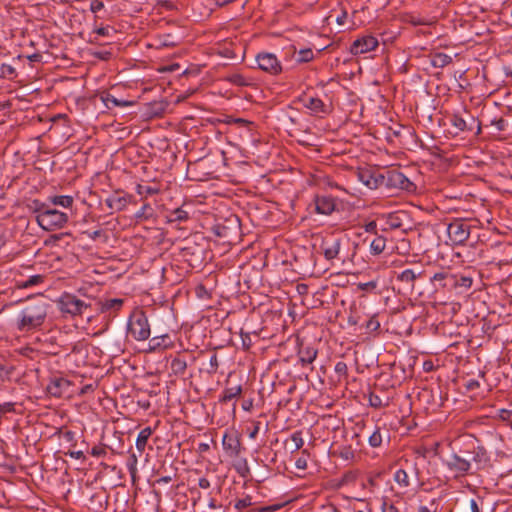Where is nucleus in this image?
Listing matches in <instances>:
<instances>
[{
  "instance_id": "27",
  "label": "nucleus",
  "mask_w": 512,
  "mask_h": 512,
  "mask_svg": "<svg viewBox=\"0 0 512 512\" xmlns=\"http://www.w3.org/2000/svg\"><path fill=\"white\" fill-rule=\"evenodd\" d=\"M153 430L150 427H145L142 429L136 439V449L140 452V454L145 450V447L147 445V441L152 435Z\"/></svg>"
},
{
  "instance_id": "55",
  "label": "nucleus",
  "mask_w": 512,
  "mask_h": 512,
  "mask_svg": "<svg viewBox=\"0 0 512 512\" xmlns=\"http://www.w3.org/2000/svg\"><path fill=\"white\" fill-rule=\"evenodd\" d=\"M104 8V3L100 0H92L90 3V10L93 13H97L98 11Z\"/></svg>"
},
{
  "instance_id": "37",
  "label": "nucleus",
  "mask_w": 512,
  "mask_h": 512,
  "mask_svg": "<svg viewBox=\"0 0 512 512\" xmlns=\"http://www.w3.org/2000/svg\"><path fill=\"white\" fill-rule=\"evenodd\" d=\"M473 280L470 276H461L457 278L454 275V279H451L450 285L455 287H463L465 289H469L472 286Z\"/></svg>"
},
{
  "instance_id": "56",
  "label": "nucleus",
  "mask_w": 512,
  "mask_h": 512,
  "mask_svg": "<svg viewBox=\"0 0 512 512\" xmlns=\"http://www.w3.org/2000/svg\"><path fill=\"white\" fill-rule=\"evenodd\" d=\"M90 453L92 456L101 457L106 455V449L103 446H94Z\"/></svg>"
},
{
  "instance_id": "29",
  "label": "nucleus",
  "mask_w": 512,
  "mask_h": 512,
  "mask_svg": "<svg viewBox=\"0 0 512 512\" xmlns=\"http://www.w3.org/2000/svg\"><path fill=\"white\" fill-rule=\"evenodd\" d=\"M452 62V57L446 53L438 52L432 55L431 64L436 68H443Z\"/></svg>"
},
{
  "instance_id": "48",
  "label": "nucleus",
  "mask_w": 512,
  "mask_h": 512,
  "mask_svg": "<svg viewBox=\"0 0 512 512\" xmlns=\"http://www.w3.org/2000/svg\"><path fill=\"white\" fill-rule=\"evenodd\" d=\"M497 416L502 421H510L512 417V403L510 404L509 408H502L498 410Z\"/></svg>"
},
{
  "instance_id": "47",
  "label": "nucleus",
  "mask_w": 512,
  "mask_h": 512,
  "mask_svg": "<svg viewBox=\"0 0 512 512\" xmlns=\"http://www.w3.org/2000/svg\"><path fill=\"white\" fill-rule=\"evenodd\" d=\"M252 505V498L251 496H246L245 498L243 499H238L236 502H235V505L234 507L237 509V510H242V509H245V508H248Z\"/></svg>"
},
{
  "instance_id": "62",
  "label": "nucleus",
  "mask_w": 512,
  "mask_h": 512,
  "mask_svg": "<svg viewBox=\"0 0 512 512\" xmlns=\"http://www.w3.org/2000/svg\"><path fill=\"white\" fill-rule=\"evenodd\" d=\"M93 55L98 58V59H101V60H108L111 58L112 56V53L109 52V51H99V52H94Z\"/></svg>"
},
{
  "instance_id": "23",
  "label": "nucleus",
  "mask_w": 512,
  "mask_h": 512,
  "mask_svg": "<svg viewBox=\"0 0 512 512\" xmlns=\"http://www.w3.org/2000/svg\"><path fill=\"white\" fill-rule=\"evenodd\" d=\"M101 100L108 109H112L113 107H117V106H119V107L133 106L135 104V101L117 99L109 92H103L101 95Z\"/></svg>"
},
{
  "instance_id": "61",
  "label": "nucleus",
  "mask_w": 512,
  "mask_h": 512,
  "mask_svg": "<svg viewBox=\"0 0 512 512\" xmlns=\"http://www.w3.org/2000/svg\"><path fill=\"white\" fill-rule=\"evenodd\" d=\"M364 229L368 233L377 234V223L375 221H370L365 224Z\"/></svg>"
},
{
  "instance_id": "1",
  "label": "nucleus",
  "mask_w": 512,
  "mask_h": 512,
  "mask_svg": "<svg viewBox=\"0 0 512 512\" xmlns=\"http://www.w3.org/2000/svg\"><path fill=\"white\" fill-rule=\"evenodd\" d=\"M48 304L42 298L30 302L20 312L17 329L28 332L41 327L47 317Z\"/></svg>"
},
{
  "instance_id": "18",
  "label": "nucleus",
  "mask_w": 512,
  "mask_h": 512,
  "mask_svg": "<svg viewBox=\"0 0 512 512\" xmlns=\"http://www.w3.org/2000/svg\"><path fill=\"white\" fill-rule=\"evenodd\" d=\"M393 395L389 392L380 391L376 387L374 391L369 394V405L373 408H383L390 405Z\"/></svg>"
},
{
  "instance_id": "64",
  "label": "nucleus",
  "mask_w": 512,
  "mask_h": 512,
  "mask_svg": "<svg viewBox=\"0 0 512 512\" xmlns=\"http://www.w3.org/2000/svg\"><path fill=\"white\" fill-rule=\"evenodd\" d=\"M466 388L467 390L469 391H473L477 388H479L480 384H479V381L478 380H475V379H469L467 382H466Z\"/></svg>"
},
{
  "instance_id": "53",
  "label": "nucleus",
  "mask_w": 512,
  "mask_h": 512,
  "mask_svg": "<svg viewBox=\"0 0 512 512\" xmlns=\"http://www.w3.org/2000/svg\"><path fill=\"white\" fill-rule=\"evenodd\" d=\"M335 372L339 375L347 376L348 373V367L345 362H337L334 368Z\"/></svg>"
},
{
  "instance_id": "34",
  "label": "nucleus",
  "mask_w": 512,
  "mask_h": 512,
  "mask_svg": "<svg viewBox=\"0 0 512 512\" xmlns=\"http://www.w3.org/2000/svg\"><path fill=\"white\" fill-rule=\"evenodd\" d=\"M451 279H454V275L449 274L448 272L445 271L435 273L433 276L430 277V281L432 283L439 282L441 288H445L448 285V283L445 282L446 280H448L450 284Z\"/></svg>"
},
{
  "instance_id": "6",
  "label": "nucleus",
  "mask_w": 512,
  "mask_h": 512,
  "mask_svg": "<svg viewBox=\"0 0 512 512\" xmlns=\"http://www.w3.org/2000/svg\"><path fill=\"white\" fill-rule=\"evenodd\" d=\"M383 187L408 192L415 189L414 183L397 169H390L383 172Z\"/></svg>"
},
{
  "instance_id": "15",
  "label": "nucleus",
  "mask_w": 512,
  "mask_h": 512,
  "mask_svg": "<svg viewBox=\"0 0 512 512\" xmlns=\"http://www.w3.org/2000/svg\"><path fill=\"white\" fill-rule=\"evenodd\" d=\"M377 46L378 40L373 36L367 35L356 39L350 47V52L353 55H359L374 50Z\"/></svg>"
},
{
  "instance_id": "22",
  "label": "nucleus",
  "mask_w": 512,
  "mask_h": 512,
  "mask_svg": "<svg viewBox=\"0 0 512 512\" xmlns=\"http://www.w3.org/2000/svg\"><path fill=\"white\" fill-rule=\"evenodd\" d=\"M390 440L389 431L383 427H376V429L372 432V434L368 438L369 445L373 448L380 447L383 440Z\"/></svg>"
},
{
  "instance_id": "5",
  "label": "nucleus",
  "mask_w": 512,
  "mask_h": 512,
  "mask_svg": "<svg viewBox=\"0 0 512 512\" xmlns=\"http://www.w3.org/2000/svg\"><path fill=\"white\" fill-rule=\"evenodd\" d=\"M128 333L137 341H144L150 336V325L143 311L134 312L128 322Z\"/></svg>"
},
{
  "instance_id": "13",
  "label": "nucleus",
  "mask_w": 512,
  "mask_h": 512,
  "mask_svg": "<svg viewBox=\"0 0 512 512\" xmlns=\"http://www.w3.org/2000/svg\"><path fill=\"white\" fill-rule=\"evenodd\" d=\"M394 481L399 486V488L402 489V493H406L407 488L411 484H419L418 471L416 467H412L410 472L405 469H398L394 473Z\"/></svg>"
},
{
  "instance_id": "52",
  "label": "nucleus",
  "mask_w": 512,
  "mask_h": 512,
  "mask_svg": "<svg viewBox=\"0 0 512 512\" xmlns=\"http://www.w3.org/2000/svg\"><path fill=\"white\" fill-rule=\"evenodd\" d=\"M152 208L149 204H144L141 209L136 213V218H149L151 214H148V211H151Z\"/></svg>"
},
{
  "instance_id": "8",
  "label": "nucleus",
  "mask_w": 512,
  "mask_h": 512,
  "mask_svg": "<svg viewBox=\"0 0 512 512\" xmlns=\"http://www.w3.org/2000/svg\"><path fill=\"white\" fill-rule=\"evenodd\" d=\"M72 382L60 376H54L47 384L46 390L49 395L56 398H69L73 395L74 391L71 389Z\"/></svg>"
},
{
  "instance_id": "43",
  "label": "nucleus",
  "mask_w": 512,
  "mask_h": 512,
  "mask_svg": "<svg viewBox=\"0 0 512 512\" xmlns=\"http://www.w3.org/2000/svg\"><path fill=\"white\" fill-rule=\"evenodd\" d=\"M310 456L308 450L303 449L301 456L295 461V467L299 470H305L307 468V461Z\"/></svg>"
},
{
  "instance_id": "11",
  "label": "nucleus",
  "mask_w": 512,
  "mask_h": 512,
  "mask_svg": "<svg viewBox=\"0 0 512 512\" xmlns=\"http://www.w3.org/2000/svg\"><path fill=\"white\" fill-rule=\"evenodd\" d=\"M445 465L454 473L455 477H462L468 474L471 468V460L452 453L445 460Z\"/></svg>"
},
{
  "instance_id": "42",
  "label": "nucleus",
  "mask_w": 512,
  "mask_h": 512,
  "mask_svg": "<svg viewBox=\"0 0 512 512\" xmlns=\"http://www.w3.org/2000/svg\"><path fill=\"white\" fill-rule=\"evenodd\" d=\"M234 467L242 478H247L250 475V468L246 459H242Z\"/></svg>"
},
{
  "instance_id": "17",
  "label": "nucleus",
  "mask_w": 512,
  "mask_h": 512,
  "mask_svg": "<svg viewBox=\"0 0 512 512\" xmlns=\"http://www.w3.org/2000/svg\"><path fill=\"white\" fill-rule=\"evenodd\" d=\"M342 240L340 238H325L321 243V250L326 260L331 261L338 257Z\"/></svg>"
},
{
  "instance_id": "39",
  "label": "nucleus",
  "mask_w": 512,
  "mask_h": 512,
  "mask_svg": "<svg viewBox=\"0 0 512 512\" xmlns=\"http://www.w3.org/2000/svg\"><path fill=\"white\" fill-rule=\"evenodd\" d=\"M169 340L170 337L167 334L162 336H155L150 340V348L155 350L159 347H167L169 344L167 341Z\"/></svg>"
},
{
  "instance_id": "4",
  "label": "nucleus",
  "mask_w": 512,
  "mask_h": 512,
  "mask_svg": "<svg viewBox=\"0 0 512 512\" xmlns=\"http://www.w3.org/2000/svg\"><path fill=\"white\" fill-rule=\"evenodd\" d=\"M57 306L61 313L76 317L83 315L91 307V303L80 299L75 294L64 292L57 300Z\"/></svg>"
},
{
  "instance_id": "44",
  "label": "nucleus",
  "mask_w": 512,
  "mask_h": 512,
  "mask_svg": "<svg viewBox=\"0 0 512 512\" xmlns=\"http://www.w3.org/2000/svg\"><path fill=\"white\" fill-rule=\"evenodd\" d=\"M138 458L135 453H131L127 460V469L130 475L134 478L137 473Z\"/></svg>"
},
{
  "instance_id": "35",
  "label": "nucleus",
  "mask_w": 512,
  "mask_h": 512,
  "mask_svg": "<svg viewBox=\"0 0 512 512\" xmlns=\"http://www.w3.org/2000/svg\"><path fill=\"white\" fill-rule=\"evenodd\" d=\"M226 80L236 86L244 87L251 84L250 79L244 77L240 73H233L226 77Z\"/></svg>"
},
{
  "instance_id": "57",
  "label": "nucleus",
  "mask_w": 512,
  "mask_h": 512,
  "mask_svg": "<svg viewBox=\"0 0 512 512\" xmlns=\"http://www.w3.org/2000/svg\"><path fill=\"white\" fill-rule=\"evenodd\" d=\"M113 32H115V30L110 26L100 27L95 30V33H97L98 35L107 37L110 36Z\"/></svg>"
},
{
  "instance_id": "40",
  "label": "nucleus",
  "mask_w": 512,
  "mask_h": 512,
  "mask_svg": "<svg viewBox=\"0 0 512 512\" xmlns=\"http://www.w3.org/2000/svg\"><path fill=\"white\" fill-rule=\"evenodd\" d=\"M314 58V52L310 48L301 49L296 57L297 63H307L312 61Z\"/></svg>"
},
{
  "instance_id": "45",
  "label": "nucleus",
  "mask_w": 512,
  "mask_h": 512,
  "mask_svg": "<svg viewBox=\"0 0 512 512\" xmlns=\"http://www.w3.org/2000/svg\"><path fill=\"white\" fill-rule=\"evenodd\" d=\"M0 75L2 77L12 79L16 75V70L10 64H2L0 66Z\"/></svg>"
},
{
  "instance_id": "28",
  "label": "nucleus",
  "mask_w": 512,
  "mask_h": 512,
  "mask_svg": "<svg viewBox=\"0 0 512 512\" xmlns=\"http://www.w3.org/2000/svg\"><path fill=\"white\" fill-rule=\"evenodd\" d=\"M451 125L456 129V133L463 131H472V126L468 125L467 120H465L461 115L454 114L450 118Z\"/></svg>"
},
{
  "instance_id": "25",
  "label": "nucleus",
  "mask_w": 512,
  "mask_h": 512,
  "mask_svg": "<svg viewBox=\"0 0 512 512\" xmlns=\"http://www.w3.org/2000/svg\"><path fill=\"white\" fill-rule=\"evenodd\" d=\"M189 219V213L184 210L182 207L172 210L167 215L168 223H182Z\"/></svg>"
},
{
  "instance_id": "54",
  "label": "nucleus",
  "mask_w": 512,
  "mask_h": 512,
  "mask_svg": "<svg viewBox=\"0 0 512 512\" xmlns=\"http://www.w3.org/2000/svg\"><path fill=\"white\" fill-rule=\"evenodd\" d=\"M377 287L376 281H369L366 283H359L358 288L362 291H371L374 290Z\"/></svg>"
},
{
  "instance_id": "31",
  "label": "nucleus",
  "mask_w": 512,
  "mask_h": 512,
  "mask_svg": "<svg viewBox=\"0 0 512 512\" xmlns=\"http://www.w3.org/2000/svg\"><path fill=\"white\" fill-rule=\"evenodd\" d=\"M386 238L382 235H378L370 243V253L372 255L381 254L386 248Z\"/></svg>"
},
{
  "instance_id": "14",
  "label": "nucleus",
  "mask_w": 512,
  "mask_h": 512,
  "mask_svg": "<svg viewBox=\"0 0 512 512\" xmlns=\"http://www.w3.org/2000/svg\"><path fill=\"white\" fill-rule=\"evenodd\" d=\"M426 276L425 269L422 265L415 264L410 268L404 269L397 275V280L401 283L408 285L410 288H414V283L417 279Z\"/></svg>"
},
{
  "instance_id": "16",
  "label": "nucleus",
  "mask_w": 512,
  "mask_h": 512,
  "mask_svg": "<svg viewBox=\"0 0 512 512\" xmlns=\"http://www.w3.org/2000/svg\"><path fill=\"white\" fill-rule=\"evenodd\" d=\"M131 199V195L116 191L105 200V204L110 210L119 212L127 207Z\"/></svg>"
},
{
  "instance_id": "41",
  "label": "nucleus",
  "mask_w": 512,
  "mask_h": 512,
  "mask_svg": "<svg viewBox=\"0 0 512 512\" xmlns=\"http://www.w3.org/2000/svg\"><path fill=\"white\" fill-rule=\"evenodd\" d=\"M43 281H44V276L37 274V275L30 276L27 280L21 282L18 286L20 288H28L31 286L39 285Z\"/></svg>"
},
{
  "instance_id": "19",
  "label": "nucleus",
  "mask_w": 512,
  "mask_h": 512,
  "mask_svg": "<svg viewBox=\"0 0 512 512\" xmlns=\"http://www.w3.org/2000/svg\"><path fill=\"white\" fill-rule=\"evenodd\" d=\"M314 202L318 214L330 215L336 208L335 199L331 196H315Z\"/></svg>"
},
{
  "instance_id": "49",
  "label": "nucleus",
  "mask_w": 512,
  "mask_h": 512,
  "mask_svg": "<svg viewBox=\"0 0 512 512\" xmlns=\"http://www.w3.org/2000/svg\"><path fill=\"white\" fill-rule=\"evenodd\" d=\"M490 125L495 128V131L501 132L505 130L506 121L502 117L494 118L490 121Z\"/></svg>"
},
{
  "instance_id": "12",
  "label": "nucleus",
  "mask_w": 512,
  "mask_h": 512,
  "mask_svg": "<svg viewBox=\"0 0 512 512\" xmlns=\"http://www.w3.org/2000/svg\"><path fill=\"white\" fill-rule=\"evenodd\" d=\"M222 446L229 457H238L241 449V439L237 431H226L222 438Z\"/></svg>"
},
{
  "instance_id": "60",
  "label": "nucleus",
  "mask_w": 512,
  "mask_h": 512,
  "mask_svg": "<svg viewBox=\"0 0 512 512\" xmlns=\"http://www.w3.org/2000/svg\"><path fill=\"white\" fill-rule=\"evenodd\" d=\"M96 387H97V385H96V384H87V385H84V386L80 389V391H79V393H78V394H79L80 396H83V395H85V394H87V393L93 392V391L95 390V388H96Z\"/></svg>"
},
{
  "instance_id": "10",
  "label": "nucleus",
  "mask_w": 512,
  "mask_h": 512,
  "mask_svg": "<svg viewBox=\"0 0 512 512\" xmlns=\"http://www.w3.org/2000/svg\"><path fill=\"white\" fill-rule=\"evenodd\" d=\"M359 181L369 189L383 187V172L374 168H361L357 172Z\"/></svg>"
},
{
  "instance_id": "24",
  "label": "nucleus",
  "mask_w": 512,
  "mask_h": 512,
  "mask_svg": "<svg viewBox=\"0 0 512 512\" xmlns=\"http://www.w3.org/2000/svg\"><path fill=\"white\" fill-rule=\"evenodd\" d=\"M471 460L476 463L477 468L484 467L489 462V456L486 449L482 446L476 447L472 452Z\"/></svg>"
},
{
  "instance_id": "30",
  "label": "nucleus",
  "mask_w": 512,
  "mask_h": 512,
  "mask_svg": "<svg viewBox=\"0 0 512 512\" xmlns=\"http://www.w3.org/2000/svg\"><path fill=\"white\" fill-rule=\"evenodd\" d=\"M242 393V387L240 385L235 387H229L223 390L222 395L219 399L221 403H226L232 399L240 396Z\"/></svg>"
},
{
  "instance_id": "33",
  "label": "nucleus",
  "mask_w": 512,
  "mask_h": 512,
  "mask_svg": "<svg viewBox=\"0 0 512 512\" xmlns=\"http://www.w3.org/2000/svg\"><path fill=\"white\" fill-rule=\"evenodd\" d=\"M187 369V362L181 357H175L171 361V370L174 375H183Z\"/></svg>"
},
{
  "instance_id": "3",
  "label": "nucleus",
  "mask_w": 512,
  "mask_h": 512,
  "mask_svg": "<svg viewBox=\"0 0 512 512\" xmlns=\"http://www.w3.org/2000/svg\"><path fill=\"white\" fill-rule=\"evenodd\" d=\"M68 215L55 208H48L35 217L37 224L45 231H54L63 228L68 222Z\"/></svg>"
},
{
  "instance_id": "9",
  "label": "nucleus",
  "mask_w": 512,
  "mask_h": 512,
  "mask_svg": "<svg viewBox=\"0 0 512 512\" xmlns=\"http://www.w3.org/2000/svg\"><path fill=\"white\" fill-rule=\"evenodd\" d=\"M258 68L271 75H278L282 72V66L276 55L262 52L256 56Z\"/></svg>"
},
{
  "instance_id": "7",
  "label": "nucleus",
  "mask_w": 512,
  "mask_h": 512,
  "mask_svg": "<svg viewBox=\"0 0 512 512\" xmlns=\"http://www.w3.org/2000/svg\"><path fill=\"white\" fill-rule=\"evenodd\" d=\"M447 234L454 245H463L470 236V225L456 218L448 224Z\"/></svg>"
},
{
  "instance_id": "50",
  "label": "nucleus",
  "mask_w": 512,
  "mask_h": 512,
  "mask_svg": "<svg viewBox=\"0 0 512 512\" xmlns=\"http://www.w3.org/2000/svg\"><path fill=\"white\" fill-rule=\"evenodd\" d=\"M159 192V189L158 188H155V187H151V186H142V185H138L137 186V193L138 194H143V193H146V194H149V195H154V194H157Z\"/></svg>"
},
{
  "instance_id": "63",
  "label": "nucleus",
  "mask_w": 512,
  "mask_h": 512,
  "mask_svg": "<svg viewBox=\"0 0 512 512\" xmlns=\"http://www.w3.org/2000/svg\"><path fill=\"white\" fill-rule=\"evenodd\" d=\"M339 454L345 460H348L353 457V451L351 450L350 447H344Z\"/></svg>"
},
{
  "instance_id": "46",
  "label": "nucleus",
  "mask_w": 512,
  "mask_h": 512,
  "mask_svg": "<svg viewBox=\"0 0 512 512\" xmlns=\"http://www.w3.org/2000/svg\"><path fill=\"white\" fill-rule=\"evenodd\" d=\"M219 367L218 357L216 353H213L209 360V368H207V373L213 375L217 372Z\"/></svg>"
},
{
  "instance_id": "51",
  "label": "nucleus",
  "mask_w": 512,
  "mask_h": 512,
  "mask_svg": "<svg viewBox=\"0 0 512 512\" xmlns=\"http://www.w3.org/2000/svg\"><path fill=\"white\" fill-rule=\"evenodd\" d=\"M240 336H241V340H242L243 349L244 350L250 349V347L252 346V340H251L250 334L248 332L241 331Z\"/></svg>"
},
{
  "instance_id": "59",
  "label": "nucleus",
  "mask_w": 512,
  "mask_h": 512,
  "mask_svg": "<svg viewBox=\"0 0 512 512\" xmlns=\"http://www.w3.org/2000/svg\"><path fill=\"white\" fill-rule=\"evenodd\" d=\"M382 512H400L394 504H388L385 500L382 503Z\"/></svg>"
},
{
  "instance_id": "21",
  "label": "nucleus",
  "mask_w": 512,
  "mask_h": 512,
  "mask_svg": "<svg viewBox=\"0 0 512 512\" xmlns=\"http://www.w3.org/2000/svg\"><path fill=\"white\" fill-rule=\"evenodd\" d=\"M317 349L312 346H304L301 344L298 350L299 362L302 366L313 363L317 357Z\"/></svg>"
},
{
  "instance_id": "26",
  "label": "nucleus",
  "mask_w": 512,
  "mask_h": 512,
  "mask_svg": "<svg viewBox=\"0 0 512 512\" xmlns=\"http://www.w3.org/2000/svg\"><path fill=\"white\" fill-rule=\"evenodd\" d=\"M288 449L291 453H295L300 450L304 445V439L302 437V431H295L288 440Z\"/></svg>"
},
{
  "instance_id": "38",
  "label": "nucleus",
  "mask_w": 512,
  "mask_h": 512,
  "mask_svg": "<svg viewBox=\"0 0 512 512\" xmlns=\"http://www.w3.org/2000/svg\"><path fill=\"white\" fill-rule=\"evenodd\" d=\"M27 208L33 212L38 214H42L48 208V205L44 202H41L38 199L31 200L30 203L27 204Z\"/></svg>"
},
{
  "instance_id": "32",
  "label": "nucleus",
  "mask_w": 512,
  "mask_h": 512,
  "mask_svg": "<svg viewBox=\"0 0 512 512\" xmlns=\"http://www.w3.org/2000/svg\"><path fill=\"white\" fill-rule=\"evenodd\" d=\"M50 202L55 206L71 208L74 203V199L72 196L69 195H57L50 197Z\"/></svg>"
},
{
  "instance_id": "2",
  "label": "nucleus",
  "mask_w": 512,
  "mask_h": 512,
  "mask_svg": "<svg viewBox=\"0 0 512 512\" xmlns=\"http://www.w3.org/2000/svg\"><path fill=\"white\" fill-rule=\"evenodd\" d=\"M211 230L224 244H234L241 237V222L237 215L230 214L217 219Z\"/></svg>"
},
{
  "instance_id": "58",
  "label": "nucleus",
  "mask_w": 512,
  "mask_h": 512,
  "mask_svg": "<svg viewBox=\"0 0 512 512\" xmlns=\"http://www.w3.org/2000/svg\"><path fill=\"white\" fill-rule=\"evenodd\" d=\"M366 327H367V329L375 331L380 327V323L375 317H372L367 322Z\"/></svg>"
},
{
  "instance_id": "36",
  "label": "nucleus",
  "mask_w": 512,
  "mask_h": 512,
  "mask_svg": "<svg viewBox=\"0 0 512 512\" xmlns=\"http://www.w3.org/2000/svg\"><path fill=\"white\" fill-rule=\"evenodd\" d=\"M123 303H124V300L120 299V298L106 300L101 305V311L105 312V311H108L111 309L118 311L122 307Z\"/></svg>"
},
{
  "instance_id": "20",
  "label": "nucleus",
  "mask_w": 512,
  "mask_h": 512,
  "mask_svg": "<svg viewBox=\"0 0 512 512\" xmlns=\"http://www.w3.org/2000/svg\"><path fill=\"white\" fill-rule=\"evenodd\" d=\"M304 106L314 115L328 114L330 112L327 106L320 98L309 97L304 101Z\"/></svg>"
}]
</instances>
